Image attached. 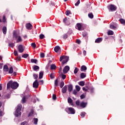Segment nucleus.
Returning a JSON list of instances; mask_svg holds the SVG:
<instances>
[{
  "label": "nucleus",
  "instance_id": "f704fd0d",
  "mask_svg": "<svg viewBox=\"0 0 125 125\" xmlns=\"http://www.w3.org/2000/svg\"><path fill=\"white\" fill-rule=\"evenodd\" d=\"M84 83H85L84 81H81L79 83V85H81V86H84Z\"/></svg>",
  "mask_w": 125,
  "mask_h": 125
},
{
  "label": "nucleus",
  "instance_id": "bb28decb",
  "mask_svg": "<svg viewBox=\"0 0 125 125\" xmlns=\"http://www.w3.org/2000/svg\"><path fill=\"white\" fill-rule=\"evenodd\" d=\"M50 69L51 70H55V69H56V65H55L54 64H51Z\"/></svg>",
  "mask_w": 125,
  "mask_h": 125
},
{
  "label": "nucleus",
  "instance_id": "7ed1b4c3",
  "mask_svg": "<svg viewBox=\"0 0 125 125\" xmlns=\"http://www.w3.org/2000/svg\"><path fill=\"white\" fill-rule=\"evenodd\" d=\"M65 111L68 114H71L72 115H74L76 113V110H75V109L72 107H68L67 108L65 109Z\"/></svg>",
  "mask_w": 125,
  "mask_h": 125
},
{
  "label": "nucleus",
  "instance_id": "680f3d73",
  "mask_svg": "<svg viewBox=\"0 0 125 125\" xmlns=\"http://www.w3.org/2000/svg\"><path fill=\"white\" fill-rule=\"evenodd\" d=\"M16 60H18V61H21V56H19L17 57Z\"/></svg>",
  "mask_w": 125,
  "mask_h": 125
},
{
  "label": "nucleus",
  "instance_id": "bf43d9fd",
  "mask_svg": "<svg viewBox=\"0 0 125 125\" xmlns=\"http://www.w3.org/2000/svg\"><path fill=\"white\" fill-rule=\"evenodd\" d=\"M56 95L55 94H53V96H52V99L53 100H56Z\"/></svg>",
  "mask_w": 125,
  "mask_h": 125
},
{
  "label": "nucleus",
  "instance_id": "f3484780",
  "mask_svg": "<svg viewBox=\"0 0 125 125\" xmlns=\"http://www.w3.org/2000/svg\"><path fill=\"white\" fill-rule=\"evenodd\" d=\"M86 77V74L83 72H82L80 74L81 79H84Z\"/></svg>",
  "mask_w": 125,
  "mask_h": 125
},
{
  "label": "nucleus",
  "instance_id": "cd10ccee",
  "mask_svg": "<svg viewBox=\"0 0 125 125\" xmlns=\"http://www.w3.org/2000/svg\"><path fill=\"white\" fill-rule=\"evenodd\" d=\"M67 102L69 104H72V103H73V100H72L70 97H68L67 99Z\"/></svg>",
  "mask_w": 125,
  "mask_h": 125
},
{
  "label": "nucleus",
  "instance_id": "423d86ee",
  "mask_svg": "<svg viewBox=\"0 0 125 125\" xmlns=\"http://www.w3.org/2000/svg\"><path fill=\"white\" fill-rule=\"evenodd\" d=\"M69 70H70V67H69V66L68 65L65 66L63 69V74H67V73L69 72Z\"/></svg>",
  "mask_w": 125,
  "mask_h": 125
},
{
  "label": "nucleus",
  "instance_id": "e433bc0d",
  "mask_svg": "<svg viewBox=\"0 0 125 125\" xmlns=\"http://www.w3.org/2000/svg\"><path fill=\"white\" fill-rule=\"evenodd\" d=\"M55 86L56 87L58 86V79L55 80Z\"/></svg>",
  "mask_w": 125,
  "mask_h": 125
},
{
  "label": "nucleus",
  "instance_id": "49530a36",
  "mask_svg": "<svg viewBox=\"0 0 125 125\" xmlns=\"http://www.w3.org/2000/svg\"><path fill=\"white\" fill-rule=\"evenodd\" d=\"M2 22H3V23H5V22H6V18H5V16H3L2 17Z\"/></svg>",
  "mask_w": 125,
  "mask_h": 125
},
{
  "label": "nucleus",
  "instance_id": "13d9d810",
  "mask_svg": "<svg viewBox=\"0 0 125 125\" xmlns=\"http://www.w3.org/2000/svg\"><path fill=\"white\" fill-rule=\"evenodd\" d=\"M21 125H28V123L26 121H24L21 123Z\"/></svg>",
  "mask_w": 125,
  "mask_h": 125
},
{
  "label": "nucleus",
  "instance_id": "7c9ffc66",
  "mask_svg": "<svg viewBox=\"0 0 125 125\" xmlns=\"http://www.w3.org/2000/svg\"><path fill=\"white\" fill-rule=\"evenodd\" d=\"M33 121L34 125H38V122L39 121L38 118H34Z\"/></svg>",
  "mask_w": 125,
  "mask_h": 125
},
{
  "label": "nucleus",
  "instance_id": "f257e3e1",
  "mask_svg": "<svg viewBox=\"0 0 125 125\" xmlns=\"http://www.w3.org/2000/svg\"><path fill=\"white\" fill-rule=\"evenodd\" d=\"M18 86H19V84L17 82H13L12 80H11L7 84V89H9L10 87L12 89H16Z\"/></svg>",
  "mask_w": 125,
  "mask_h": 125
},
{
  "label": "nucleus",
  "instance_id": "4468645a",
  "mask_svg": "<svg viewBox=\"0 0 125 125\" xmlns=\"http://www.w3.org/2000/svg\"><path fill=\"white\" fill-rule=\"evenodd\" d=\"M102 42V38H99L96 39L95 42L96 43H100V42Z\"/></svg>",
  "mask_w": 125,
  "mask_h": 125
},
{
  "label": "nucleus",
  "instance_id": "473e14b6",
  "mask_svg": "<svg viewBox=\"0 0 125 125\" xmlns=\"http://www.w3.org/2000/svg\"><path fill=\"white\" fill-rule=\"evenodd\" d=\"M33 114H34V110L31 109V111L30 112V113L28 114V117H31V116H33Z\"/></svg>",
  "mask_w": 125,
  "mask_h": 125
},
{
  "label": "nucleus",
  "instance_id": "c9c22d12",
  "mask_svg": "<svg viewBox=\"0 0 125 125\" xmlns=\"http://www.w3.org/2000/svg\"><path fill=\"white\" fill-rule=\"evenodd\" d=\"M64 83L63 81L61 82L60 84V87H61V88H62L64 86Z\"/></svg>",
  "mask_w": 125,
  "mask_h": 125
},
{
  "label": "nucleus",
  "instance_id": "052dcab7",
  "mask_svg": "<svg viewBox=\"0 0 125 125\" xmlns=\"http://www.w3.org/2000/svg\"><path fill=\"white\" fill-rule=\"evenodd\" d=\"M76 105H77V106H80V101H77L75 103Z\"/></svg>",
  "mask_w": 125,
  "mask_h": 125
},
{
  "label": "nucleus",
  "instance_id": "37998d69",
  "mask_svg": "<svg viewBox=\"0 0 125 125\" xmlns=\"http://www.w3.org/2000/svg\"><path fill=\"white\" fill-rule=\"evenodd\" d=\"M71 14L72 13H71V12L68 10L65 13V14H66L67 15V16H68V15H69L70 14Z\"/></svg>",
  "mask_w": 125,
  "mask_h": 125
},
{
  "label": "nucleus",
  "instance_id": "e2e57ef3",
  "mask_svg": "<svg viewBox=\"0 0 125 125\" xmlns=\"http://www.w3.org/2000/svg\"><path fill=\"white\" fill-rule=\"evenodd\" d=\"M81 40H79V39H77L76 40V43H78V44H81Z\"/></svg>",
  "mask_w": 125,
  "mask_h": 125
},
{
  "label": "nucleus",
  "instance_id": "5701e85b",
  "mask_svg": "<svg viewBox=\"0 0 125 125\" xmlns=\"http://www.w3.org/2000/svg\"><path fill=\"white\" fill-rule=\"evenodd\" d=\"M7 31V29L6 28V26H4L2 28V32H3V33L4 34V35L6 34Z\"/></svg>",
  "mask_w": 125,
  "mask_h": 125
},
{
  "label": "nucleus",
  "instance_id": "393cba45",
  "mask_svg": "<svg viewBox=\"0 0 125 125\" xmlns=\"http://www.w3.org/2000/svg\"><path fill=\"white\" fill-rule=\"evenodd\" d=\"M31 63H35V64H37V62H38V60L36 59H31Z\"/></svg>",
  "mask_w": 125,
  "mask_h": 125
},
{
  "label": "nucleus",
  "instance_id": "ddd939ff",
  "mask_svg": "<svg viewBox=\"0 0 125 125\" xmlns=\"http://www.w3.org/2000/svg\"><path fill=\"white\" fill-rule=\"evenodd\" d=\"M68 90L69 92H71L73 90V85L72 84L68 85Z\"/></svg>",
  "mask_w": 125,
  "mask_h": 125
},
{
  "label": "nucleus",
  "instance_id": "774afa93",
  "mask_svg": "<svg viewBox=\"0 0 125 125\" xmlns=\"http://www.w3.org/2000/svg\"><path fill=\"white\" fill-rule=\"evenodd\" d=\"M62 80H65L66 79V75L62 74Z\"/></svg>",
  "mask_w": 125,
  "mask_h": 125
},
{
  "label": "nucleus",
  "instance_id": "72a5a7b5",
  "mask_svg": "<svg viewBox=\"0 0 125 125\" xmlns=\"http://www.w3.org/2000/svg\"><path fill=\"white\" fill-rule=\"evenodd\" d=\"M88 16L89 18H90V19H93V14H92V13H89V14H88Z\"/></svg>",
  "mask_w": 125,
  "mask_h": 125
},
{
  "label": "nucleus",
  "instance_id": "6ab92c4d",
  "mask_svg": "<svg viewBox=\"0 0 125 125\" xmlns=\"http://www.w3.org/2000/svg\"><path fill=\"white\" fill-rule=\"evenodd\" d=\"M8 70H9V68H8V66L7 65H5L3 66V71L4 72H8Z\"/></svg>",
  "mask_w": 125,
  "mask_h": 125
},
{
  "label": "nucleus",
  "instance_id": "603ef678",
  "mask_svg": "<svg viewBox=\"0 0 125 125\" xmlns=\"http://www.w3.org/2000/svg\"><path fill=\"white\" fill-rule=\"evenodd\" d=\"M67 38H68V35L67 34H64L62 37V39H63L64 40H66Z\"/></svg>",
  "mask_w": 125,
  "mask_h": 125
},
{
  "label": "nucleus",
  "instance_id": "79ce46f5",
  "mask_svg": "<svg viewBox=\"0 0 125 125\" xmlns=\"http://www.w3.org/2000/svg\"><path fill=\"white\" fill-rule=\"evenodd\" d=\"M81 117L82 118H84L85 116V112H83L81 113Z\"/></svg>",
  "mask_w": 125,
  "mask_h": 125
},
{
  "label": "nucleus",
  "instance_id": "39448f33",
  "mask_svg": "<svg viewBox=\"0 0 125 125\" xmlns=\"http://www.w3.org/2000/svg\"><path fill=\"white\" fill-rule=\"evenodd\" d=\"M18 51L20 53H22L24 52V48H23V45L20 44L18 46Z\"/></svg>",
  "mask_w": 125,
  "mask_h": 125
},
{
  "label": "nucleus",
  "instance_id": "a19ab883",
  "mask_svg": "<svg viewBox=\"0 0 125 125\" xmlns=\"http://www.w3.org/2000/svg\"><path fill=\"white\" fill-rule=\"evenodd\" d=\"M33 77L34 78L35 80H37V79H38V78L39 77V75H38V74H37L36 73H34Z\"/></svg>",
  "mask_w": 125,
  "mask_h": 125
},
{
  "label": "nucleus",
  "instance_id": "9b49d317",
  "mask_svg": "<svg viewBox=\"0 0 125 125\" xmlns=\"http://www.w3.org/2000/svg\"><path fill=\"white\" fill-rule=\"evenodd\" d=\"M68 87H67V85H65L62 89V92L63 93H66L67 92Z\"/></svg>",
  "mask_w": 125,
  "mask_h": 125
},
{
  "label": "nucleus",
  "instance_id": "a211bd4d",
  "mask_svg": "<svg viewBox=\"0 0 125 125\" xmlns=\"http://www.w3.org/2000/svg\"><path fill=\"white\" fill-rule=\"evenodd\" d=\"M65 60H63L62 62V65H64V64H66V63H67V62H68V61L69 60V58L68 57H66L65 59H64Z\"/></svg>",
  "mask_w": 125,
  "mask_h": 125
},
{
  "label": "nucleus",
  "instance_id": "4be33fe9",
  "mask_svg": "<svg viewBox=\"0 0 125 125\" xmlns=\"http://www.w3.org/2000/svg\"><path fill=\"white\" fill-rule=\"evenodd\" d=\"M34 71H37V70H40V67L38 65H34L33 67Z\"/></svg>",
  "mask_w": 125,
  "mask_h": 125
},
{
  "label": "nucleus",
  "instance_id": "8fccbe9b",
  "mask_svg": "<svg viewBox=\"0 0 125 125\" xmlns=\"http://www.w3.org/2000/svg\"><path fill=\"white\" fill-rule=\"evenodd\" d=\"M76 90H77L78 91H80V90H81V87H80V86L78 85L76 86Z\"/></svg>",
  "mask_w": 125,
  "mask_h": 125
},
{
  "label": "nucleus",
  "instance_id": "c85d7f7f",
  "mask_svg": "<svg viewBox=\"0 0 125 125\" xmlns=\"http://www.w3.org/2000/svg\"><path fill=\"white\" fill-rule=\"evenodd\" d=\"M66 57H67V56H64V55L60 57V61L61 62H62V60H63V59H65Z\"/></svg>",
  "mask_w": 125,
  "mask_h": 125
},
{
  "label": "nucleus",
  "instance_id": "a18cd8bd",
  "mask_svg": "<svg viewBox=\"0 0 125 125\" xmlns=\"http://www.w3.org/2000/svg\"><path fill=\"white\" fill-rule=\"evenodd\" d=\"M9 74H12L13 73V68L12 67H11L9 70Z\"/></svg>",
  "mask_w": 125,
  "mask_h": 125
},
{
  "label": "nucleus",
  "instance_id": "9d476101",
  "mask_svg": "<svg viewBox=\"0 0 125 125\" xmlns=\"http://www.w3.org/2000/svg\"><path fill=\"white\" fill-rule=\"evenodd\" d=\"M86 105H87V103L82 102L80 104V107L82 108H85L86 107Z\"/></svg>",
  "mask_w": 125,
  "mask_h": 125
},
{
  "label": "nucleus",
  "instance_id": "0eeeda50",
  "mask_svg": "<svg viewBox=\"0 0 125 125\" xmlns=\"http://www.w3.org/2000/svg\"><path fill=\"white\" fill-rule=\"evenodd\" d=\"M33 87H34V88H38V87H39V82H38V80H35L33 83Z\"/></svg>",
  "mask_w": 125,
  "mask_h": 125
},
{
  "label": "nucleus",
  "instance_id": "4c0bfd02",
  "mask_svg": "<svg viewBox=\"0 0 125 125\" xmlns=\"http://www.w3.org/2000/svg\"><path fill=\"white\" fill-rule=\"evenodd\" d=\"M82 36L83 38H85V37H86L87 36V33L85 31H84L83 33Z\"/></svg>",
  "mask_w": 125,
  "mask_h": 125
},
{
  "label": "nucleus",
  "instance_id": "c03bdc74",
  "mask_svg": "<svg viewBox=\"0 0 125 125\" xmlns=\"http://www.w3.org/2000/svg\"><path fill=\"white\" fill-rule=\"evenodd\" d=\"M110 29H113V30H116V29H117V27L114 25H110Z\"/></svg>",
  "mask_w": 125,
  "mask_h": 125
},
{
  "label": "nucleus",
  "instance_id": "2f4dec72",
  "mask_svg": "<svg viewBox=\"0 0 125 125\" xmlns=\"http://www.w3.org/2000/svg\"><path fill=\"white\" fill-rule=\"evenodd\" d=\"M107 35L108 36H111V35H114V32H113V31H112V30L109 31L107 32Z\"/></svg>",
  "mask_w": 125,
  "mask_h": 125
},
{
  "label": "nucleus",
  "instance_id": "b1692460",
  "mask_svg": "<svg viewBox=\"0 0 125 125\" xmlns=\"http://www.w3.org/2000/svg\"><path fill=\"white\" fill-rule=\"evenodd\" d=\"M26 99H27L25 98V97H24V96H23V97H22L21 100V103H22V104H25V103L26 101Z\"/></svg>",
  "mask_w": 125,
  "mask_h": 125
},
{
  "label": "nucleus",
  "instance_id": "5fc2aeb1",
  "mask_svg": "<svg viewBox=\"0 0 125 125\" xmlns=\"http://www.w3.org/2000/svg\"><path fill=\"white\" fill-rule=\"evenodd\" d=\"M39 37L41 40H42L44 38V35L41 34Z\"/></svg>",
  "mask_w": 125,
  "mask_h": 125
},
{
  "label": "nucleus",
  "instance_id": "4d7b16f0",
  "mask_svg": "<svg viewBox=\"0 0 125 125\" xmlns=\"http://www.w3.org/2000/svg\"><path fill=\"white\" fill-rule=\"evenodd\" d=\"M31 95L28 94L27 95L24 96V97H25V98L26 99H28V98H30V97H31Z\"/></svg>",
  "mask_w": 125,
  "mask_h": 125
},
{
  "label": "nucleus",
  "instance_id": "58836bf2",
  "mask_svg": "<svg viewBox=\"0 0 125 125\" xmlns=\"http://www.w3.org/2000/svg\"><path fill=\"white\" fill-rule=\"evenodd\" d=\"M50 63H52V61H49L48 62V63L46 66V68L47 69H48L49 68V64H50Z\"/></svg>",
  "mask_w": 125,
  "mask_h": 125
},
{
  "label": "nucleus",
  "instance_id": "1a4fd4ad",
  "mask_svg": "<svg viewBox=\"0 0 125 125\" xmlns=\"http://www.w3.org/2000/svg\"><path fill=\"white\" fill-rule=\"evenodd\" d=\"M25 27L27 30H32L33 28V25H32V24L30 23H27L25 25Z\"/></svg>",
  "mask_w": 125,
  "mask_h": 125
},
{
  "label": "nucleus",
  "instance_id": "338daca9",
  "mask_svg": "<svg viewBox=\"0 0 125 125\" xmlns=\"http://www.w3.org/2000/svg\"><path fill=\"white\" fill-rule=\"evenodd\" d=\"M85 97V96H84V95L82 94L80 96V98L81 99H83V98H84Z\"/></svg>",
  "mask_w": 125,
  "mask_h": 125
},
{
  "label": "nucleus",
  "instance_id": "f03ea898",
  "mask_svg": "<svg viewBox=\"0 0 125 125\" xmlns=\"http://www.w3.org/2000/svg\"><path fill=\"white\" fill-rule=\"evenodd\" d=\"M22 109V104H19L17 105L16 111L15 112V115L17 118L19 116H21V112Z\"/></svg>",
  "mask_w": 125,
  "mask_h": 125
},
{
  "label": "nucleus",
  "instance_id": "0e129e2a",
  "mask_svg": "<svg viewBox=\"0 0 125 125\" xmlns=\"http://www.w3.org/2000/svg\"><path fill=\"white\" fill-rule=\"evenodd\" d=\"M14 54L15 56H17V55H18V52L16 50H15L14 51Z\"/></svg>",
  "mask_w": 125,
  "mask_h": 125
},
{
  "label": "nucleus",
  "instance_id": "6e6552de",
  "mask_svg": "<svg viewBox=\"0 0 125 125\" xmlns=\"http://www.w3.org/2000/svg\"><path fill=\"white\" fill-rule=\"evenodd\" d=\"M69 18L68 19H67V18H65L64 19H63V22L66 24V25H67L68 26H69V25H70V20H69Z\"/></svg>",
  "mask_w": 125,
  "mask_h": 125
},
{
  "label": "nucleus",
  "instance_id": "a878e982",
  "mask_svg": "<svg viewBox=\"0 0 125 125\" xmlns=\"http://www.w3.org/2000/svg\"><path fill=\"white\" fill-rule=\"evenodd\" d=\"M77 27L79 30V31H81L82 29V24L81 23H77Z\"/></svg>",
  "mask_w": 125,
  "mask_h": 125
},
{
  "label": "nucleus",
  "instance_id": "20e7f679",
  "mask_svg": "<svg viewBox=\"0 0 125 125\" xmlns=\"http://www.w3.org/2000/svg\"><path fill=\"white\" fill-rule=\"evenodd\" d=\"M109 11H116L117 10V6L115 5L110 4L108 6Z\"/></svg>",
  "mask_w": 125,
  "mask_h": 125
},
{
  "label": "nucleus",
  "instance_id": "c756f323",
  "mask_svg": "<svg viewBox=\"0 0 125 125\" xmlns=\"http://www.w3.org/2000/svg\"><path fill=\"white\" fill-rule=\"evenodd\" d=\"M120 22L123 25H125V20L124 19H120L119 20Z\"/></svg>",
  "mask_w": 125,
  "mask_h": 125
},
{
  "label": "nucleus",
  "instance_id": "2eb2a0df",
  "mask_svg": "<svg viewBox=\"0 0 125 125\" xmlns=\"http://www.w3.org/2000/svg\"><path fill=\"white\" fill-rule=\"evenodd\" d=\"M22 41L23 40H22L21 36H18V38H17V42H16L17 43H18V42H20Z\"/></svg>",
  "mask_w": 125,
  "mask_h": 125
},
{
  "label": "nucleus",
  "instance_id": "412c9836",
  "mask_svg": "<svg viewBox=\"0 0 125 125\" xmlns=\"http://www.w3.org/2000/svg\"><path fill=\"white\" fill-rule=\"evenodd\" d=\"M13 38L15 39H17L18 38V35H17V33H16V32L14 31L13 32Z\"/></svg>",
  "mask_w": 125,
  "mask_h": 125
},
{
  "label": "nucleus",
  "instance_id": "aec40b11",
  "mask_svg": "<svg viewBox=\"0 0 125 125\" xmlns=\"http://www.w3.org/2000/svg\"><path fill=\"white\" fill-rule=\"evenodd\" d=\"M54 50L56 52H58V51H59V50H60V46H56V47H55L54 48Z\"/></svg>",
  "mask_w": 125,
  "mask_h": 125
},
{
  "label": "nucleus",
  "instance_id": "09e8293b",
  "mask_svg": "<svg viewBox=\"0 0 125 125\" xmlns=\"http://www.w3.org/2000/svg\"><path fill=\"white\" fill-rule=\"evenodd\" d=\"M31 45L32 47H33L34 48H36L37 45H36V43L34 42H33L31 44Z\"/></svg>",
  "mask_w": 125,
  "mask_h": 125
},
{
  "label": "nucleus",
  "instance_id": "3c124183",
  "mask_svg": "<svg viewBox=\"0 0 125 125\" xmlns=\"http://www.w3.org/2000/svg\"><path fill=\"white\" fill-rule=\"evenodd\" d=\"M50 78L51 79H54V78H55V77L54 76V74L53 73H51V74H50Z\"/></svg>",
  "mask_w": 125,
  "mask_h": 125
},
{
  "label": "nucleus",
  "instance_id": "de8ad7c7",
  "mask_svg": "<svg viewBox=\"0 0 125 125\" xmlns=\"http://www.w3.org/2000/svg\"><path fill=\"white\" fill-rule=\"evenodd\" d=\"M79 72V69L78 67H75L74 69V74H77Z\"/></svg>",
  "mask_w": 125,
  "mask_h": 125
},
{
  "label": "nucleus",
  "instance_id": "dca6fc26",
  "mask_svg": "<svg viewBox=\"0 0 125 125\" xmlns=\"http://www.w3.org/2000/svg\"><path fill=\"white\" fill-rule=\"evenodd\" d=\"M43 77V71H41L39 73V79L42 80V79Z\"/></svg>",
  "mask_w": 125,
  "mask_h": 125
},
{
  "label": "nucleus",
  "instance_id": "864d4df0",
  "mask_svg": "<svg viewBox=\"0 0 125 125\" xmlns=\"http://www.w3.org/2000/svg\"><path fill=\"white\" fill-rule=\"evenodd\" d=\"M80 3H81V1L80 0H78L77 2L75 4V5L76 6H78Z\"/></svg>",
  "mask_w": 125,
  "mask_h": 125
},
{
  "label": "nucleus",
  "instance_id": "ea45409f",
  "mask_svg": "<svg viewBox=\"0 0 125 125\" xmlns=\"http://www.w3.org/2000/svg\"><path fill=\"white\" fill-rule=\"evenodd\" d=\"M29 57V55L28 54H24L22 56V57L23 58H28Z\"/></svg>",
  "mask_w": 125,
  "mask_h": 125
},
{
  "label": "nucleus",
  "instance_id": "6e6d98bb",
  "mask_svg": "<svg viewBox=\"0 0 125 125\" xmlns=\"http://www.w3.org/2000/svg\"><path fill=\"white\" fill-rule=\"evenodd\" d=\"M40 57L41 58H44V54L42 52L40 54Z\"/></svg>",
  "mask_w": 125,
  "mask_h": 125
},
{
  "label": "nucleus",
  "instance_id": "f8f14e48",
  "mask_svg": "<svg viewBox=\"0 0 125 125\" xmlns=\"http://www.w3.org/2000/svg\"><path fill=\"white\" fill-rule=\"evenodd\" d=\"M86 70H87V67H86L85 65H82L81 67V72H84Z\"/></svg>",
  "mask_w": 125,
  "mask_h": 125
},
{
  "label": "nucleus",
  "instance_id": "69168bd1",
  "mask_svg": "<svg viewBox=\"0 0 125 125\" xmlns=\"http://www.w3.org/2000/svg\"><path fill=\"white\" fill-rule=\"evenodd\" d=\"M9 46H11V47H12L13 48V47L14 46V43H9Z\"/></svg>",
  "mask_w": 125,
  "mask_h": 125
}]
</instances>
